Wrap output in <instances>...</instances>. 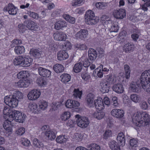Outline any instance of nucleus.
Here are the masks:
<instances>
[{
  "label": "nucleus",
  "instance_id": "nucleus-1",
  "mask_svg": "<svg viewBox=\"0 0 150 150\" xmlns=\"http://www.w3.org/2000/svg\"><path fill=\"white\" fill-rule=\"evenodd\" d=\"M132 119L133 122L139 127L147 125L150 122V116L145 112H137L133 115Z\"/></svg>",
  "mask_w": 150,
  "mask_h": 150
},
{
  "label": "nucleus",
  "instance_id": "nucleus-2",
  "mask_svg": "<svg viewBox=\"0 0 150 150\" xmlns=\"http://www.w3.org/2000/svg\"><path fill=\"white\" fill-rule=\"evenodd\" d=\"M126 33L125 31H122L120 33L119 39L120 43H124L123 47L124 51L127 53H130L134 50L133 44L127 42L128 38L126 36Z\"/></svg>",
  "mask_w": 150,
  "mask_h": 150
},
{
  "label": "nucleus",
  "instance_id": "nucleus-3",
  "mask_svg": "<svg viewBox=\"0 0 150 150\" xmlns=\"http://www.w3.org/2000/svg\"><path fill=\"white\" fill-rule=\"evenodd\" d=\"M141 79H144L143 84L142 81V88L145 91L150 93V69L145 71L141 74Z\"/></svg>",
  "mask_w": 150,
  "mask_h": 150
},
{
  "label": "nucleus",
  "instance_id": "nucleus-4",
  "mask_svg": "<svg viewBox=\"0 0 150 150\" xmlns=\"http://www.w3.org/2000/svg\"><path fill=\"white\" fill-rule=\"evenodd\" d=\"M85 19V23L89 25L95 24L99 21V18L95 16L94 12L91 10H88L86 12Z\"/></svg>",
  "mask_w": 150,
  "mask_h": 150
},
{
  "label": "nucleus",
  "instance_id": "nucleus-5",
  "mask_svg": "<svg viewBox=\"0 0 150 150\" xmlns=\"http://www.w3.org/2000/svg\"><path fill=\"white\" fill-rule=\"evenodd\" d=\"M77 125L82 128L86 127L89 123L88 118L86 117H80L79 115H75Z\"/></svg>",
  "mask_w": 150,
  "mask_h": 150
},
{
  "label": "nucleus",
  "instance_id": "nucleus-6",
  "mask_svg": "<svg viewBox=\"0 0 150 150\" xmlns=\"http://www.w3.org/2000/svg\"><path fill=\"white\" fill-rule=\"evenodd\" d=\"M4 101L6 104L9 106L15 108L18 105V100L12 95H9L5 97Z\"/></svg>",
  "mask_w": 150,
  "mask_h": 150
},
{
  "label": "nucleus",
  "instance_id": "nucleus-7",
  "mask_svg": "<svg viewBox=\"0 0 150 150\" xmlns=\"http://www.w3.org/2000/svg\"><path fill=\"white\" fill-rule=\"evenodd\" d=\"M141 81H143V84L144 79H141V76L140 77L139 81H138L137 83L133 82L131 85L130 88L132 91L133 92H138L141 91V89L142 88V83Z\"/></svg>",
  "mask_w": 150,
  "mask_h": 150
},
{
  "label": "nucleus",
  "instance_id": "nucleus-8",
  "mask_svg": "<svg viewBox=\"0 0 150 150\" xmlns=\"http://www.w3.org/2000/svg\"><path fill=\"white\" fill-rule=\"evenodd\" d=\"M110 113L112 116L116 118L121 119L123 117L125 112L123 110L115 108L112 109Z\"/></svg>",
  "mask_w": 150,
  "mask_h": 150
},
{
  "label": "nucleus",
  "instance_id": "nucleus-9",
  "mask_svg": "<svg viewBox=\"0 0 150 150\" xmlns=\"http://www.w3.org/2000/svg\"><path fill=\"white\" fill-rule=\"evenodd\" d=\"M40 92L37 90H33L29 92L28 95V99L30 100H35L39 98Z\"/></svg>",
  "mask_w": 150,
  "mask_h": 150
},
{
  "label": "nucleus",
  "instance_id": "nucleus-10",
  "mask_svg": "<svg viewBox=\"0 0 150 150\" xmlns=\"http://www.w3.org/2000/svg\"><path fill=\"white\" fill-rule=\"evenodd\" d=\"M113 15L114 17L117 19H122L126 16L125 10L123 9L115 10L113 12Z\"/></svg>",
  "mask_w": 150,
  "mask_h": 150
},
{
  "label": "nucleus",
  "instance_id": "nucleus-11",
  "mask_svg": "<svg viewBox=\"0 0 150 150\" xmlns=\"http://www.w3.org/2000/svg\"><path fill=\"white\" fill-rule=\"evenodd\" d=\"M4 11H8L9 14L15 15L16 14V8L12 3L8 4L7 6L5 7L4 9Z\"/></svg>",
  "mask_w": 150,
  "mask_h": 150
},
{
  "label": "nucleus",
  "instance_id": "nucleus-12",
  "mask_svg": "<svg viewBox=\"0 0 150 150\" xmlns=\"http://www.w3.org/2000/svg\"><path fill=\"white\" fill-rule=\"evenodd\" d=\"M88 32L86 30L81 29L76 34L75 38L77 39L83 40L87 37Z\"/></svg>",
  "mask_w": 150,
  "mask_h": 150
},
{
  "label": "nucleus",
  "instance_id": "nucleus-13",
  "mask_svg": "<svg viewBox=\"0 0 150 150\" xmlns=\"http://www.w3.org/2000/svg\"><path fill=\"white\" fill-rule=\"evenodd\" d=\"M80 105L79 103L76 100H68L66 102L65 106L68 108H74L79 107Z\"/></svg>",
  "mask_w": 150,
  "mask_h": 150
},
{
  "label": "nucleus",
  "instance_id": "nucleus-14",
  "mask_svg": "<svg viewBox=\"0 0 150 150\" xmlns=\"http://www.w3.org/2000/svg\"><path fill=\"white\" fill-rule=\"evenodd\" d=\"M54 39L57 41L65 40L66 39V35L62 32H57L53 35Z\"/></svg>",
  "mask_w": 150,
  "mask_h": 150
},
{
  "label": "nucleus",
  "instance_id": "nucleus-15",
  "mask_svg": "<svg viewBox=\"0 0 150 150\" xmlns=\"http://www.w3.org/2000/svg\"><path fill=\"white\" fill-rule=\"evenodd\" d=\"M94 104L96 108L100 111L103 110L105 107L104 102L101 98L95 100Z\"/></svg>",
  "mask_w": 150,
  "mask_h": 150
},
{
  "label": "nucleus",
  "instance_id": "nucleus-16",
  "mask_svg": "<svg viewBox=\"0 0 150 150\" xmlns=\"http://www.w3.org/2000/svg\"><path fill=\"white\" fill-rule=\"evenodd\" d=\"M38 71L40 76L44 77H49L51 74L49 70L41 67L38 68Z\"/></svg>",
  "mask_w": 150,
  "mask_h": 150
},
{
  "label": "nucleus",
  "instance_id": "nucleus-17",
  "mask_svg": "<svg viewBox=\"0 0 150 150\" xmlns=\"http://www.w3.org/2000/svg\"><path fill=\"white\" fill-rule=\"evenodd\" d=\"M11 118H9L6 120L4 123L3 124V127L6 132H11L12 129L11 128Z\"/></svg>",
  "mask_w": 150,
  "mask_h": 150
},
{
  "label": "nucleus",
  "instance_id": "nucleus-18",
  "mask_svg": "<svg viewBox=\"0 0 150 150\" xmlns=\"http://www.w3.org/2000/svg\"><path fill=\"white\" fill-rule=\"evenodd\" d=\"M30 82L28 79H23L19 80L16 83V86L19 88H26L30 85Z\"/></svg>",
  "mask_w": 150,
  "mask_h": 150
},
{
  "label": "nucleus",
  "instance_id": "nucleus-19",
  "mask_svg": "<svg viewBox=\"0 0 150 150\" xmlns=\"http://www.w3.org/2000/svg\"><path fill=\"white\" fill-rule=\"evenodd\" d=\"M22 113L18 111L15 110H12L11 112H10L9 118H11V120H14L16 121L17 119H18L19 117L22 115Z\"/></svg>",
  "mask_w": 150,
  "mask_h": 150
},
{
  "label": "nucleus",
  "instance_id": "nucleus-20",
  "mask_svg": "<svg viewBox=\"0 0 150 150\" xmlns=\"http://www.w3.org/2000/svg\"><path fill=\"white\" fill-rule=\"evenodd\" d=\"M57 59L59 61H62L68 58L69 55L65 51H60L57 54Z\"/></svg>",
  "mask_w": 150,
  "mask_h": 150
},
{
  "label": "nucleus",
  "instance_id": "nucleus-21",
  "mask_svg": "<svg viewBox=\"0 0 150 150\" xmlns=\"http://www.w3.org/2000/svg\"><path fill=\"white\" fill-rule=\"evenodd\" d=\"M66 22L63 20H60L57 21L54 24V28L57 30H59L62 28L67 27Z\"/></svg>",
  "mask_w": 150,
  "mask_h": 150
},
{
  "label": "nucleus",
  "instance_id": "nucleus-22",
  "mask_svg": "<svg viewBox=\"0 0 150 150\" xmlns=\"http://www.w3.org/2000/svg\"><path fill=\"white\" fill-rule=\"evenodd\" d=\"M113 90L118 93H122L124 91V89L122 84L117 83L114 85L112 86Z\"/></svg>",
  "mask_w": 150,
  "mask_h": 150
},
{
  "label": "nucleus",
  "instance_id": "nucleus-23",
  "mask_svg": "<svg viewBox=\"0 0 150 150\" xmlns=\"http://www.w3.org/2000/svg\"><path fill=\"white\" fill-rule=\"evenodd\" d=\"M101 91L103 93H108L109 91V83L107 81H103L100 83Z\"/></svg>",
  "mask_w": 150,
  "mask_h": 150
},
{
  "label": "nucleus",
  "instance_id": "nucleus-24",
  "mask_svg": "<svg viewBox=\"0 0 150 150\" xmlns=\"http://www.w3.org/2000/svg\"><path fill=\"white\" fill-rule=\"evenodd\" d=\"M97 53L93 49L91 48L88 51V56L89 59L91 61L94 60L97 57Z\"/></svg>",
  "mask_w": 150,
  "mask_h": 150
},
{
  "label": "nucleus",
  "instance_id": "nucleus-25",
  "mask_svg": "<svg viewBox=\"0 0 150 150\" xmlns=\"http://www.w3.org/2000/svg\"><path fill=\"white\" fill-rule=\"evenodd\" d=\"M46 137L48 139L52 140L56 138V132L50 129L45 133Z\"/></svg>",
  "mask_w": 150,
  "mask_h": 150
},
{
  "label": "nucleus",
  "instance_id": "nucleus-26",
  "mask_svg": "<svg viewBox=\"0 0 150 150\" xmlns=\"http://www.w3.org/2000/svg\"><path fill=\"white\" fill-rule=\"evenodd\" d=\"M117 139L119 143H120L122 146H123L125 144V136L122 132L119 133L117 137Z\"/></svg>",
  "mask_w": 150,
  "mask_h": 150
},
{
  "label": "nucleus",
  "instance_id": "nucleus-27",
  "mask_svg": "<svg viewBox=\"0 0 150 150\" xmlns=\"http://www.w3.org/2000/svg\"><path fill=\"white\" fill-rule=\"evenodd\" d=\"M95 96L91 93L88 94L86 98V101L88 105L93 104L94 101Z\"/></svg>",
  "mask_w": 150,
  "mask_h": 150
},
{
  "label": "nucleus",
  "instance_id": "nucleus-28",
  "mask_svg": "<svg viewBox=\"0 0 150 150\" xmlns=\"http://www.w3.org/2000/svg\"><path fill=\"white\" fill-rule=\"evenodd\" d=\"M33 59L28 56L23 57V67H26L29 66L31 64Z\"/></svg>",
  "mask_w": 150,
  "mask_h": 150
},
{
  "label": "nucleus",
  "instance_id": "nucleus-29",
  "mask_svg": "<svg viewBox=\"0 0 150 150\" xmlns=\"http://www.w3.org/2000/svg\"><path fill=\"white\" fill-rule=\"evenodd\" d=\"M23 57L20 56L15 58L13 61V62L15 65H20L23 67Z\"/></svg>",
  "mask_w": 150,
  "mask_h": 150
},
{
  "label": "nucleus",
  "instance_id": "nucleus-30",
  "mask_svg": "<svg viewBox=\"0 0 150 150\" xmlns=\"http://www.w3.org/2000/svg\"><path fill=\"white\" fill-rule=\"evenodd\" d=\"M110 148L112 150H120L118 143L115 141H112L109 144Z\"/></svg>",
  "mask_w": 150,
  "mask_h": 150
},
{
  "label": "nucleus",
  "instance_id": "nucleus-31",
  "mask_svg": "<svg viewBox=\"0 0 150 150\" xmlns=\"http://www.w3.org/2000/svg\"><path fill=\"white\" fill-rule=\"evenodd\" d=\"M92 117L95 118L97 120H100L103 118L104 115L105 113L103 112H98L96 111L94 113L92 114Z\"/></svg>",
  "mask_w": 150,
  "mask_h": 150
},
{
  "label": "nucleus",
  "instance_id": "nucleus-32",
  "mask_svg": "<svg viewBox=\"0 0 150 150\" xmlns=\"http://www.w3.org/2000/svg\"><path fill=\"white\" fill-rule=\"evenodd\" d=\"M61 81L64 83H66L69 82L71 79L70 76L67 74H64L60 76Z\"/></svg>",
  "mask_w": 150,
  "mask_h": 150
},
{
  "label": "nucleus",
  "instance_id": "nucleus-33",
  "mask_svg": "<svg viewBox=\"0 0 150 150\" xmlns=\"http://www.w3.org/2000/svg\"><path fill=\"white\" fill-rule=\"evenodd\" d=\"M15 53L17 55L23 54L25 52V49L23 46H17L14 49Z\"/></svg>",
  "mask_w": 150,
  "mask_h": 150
},
{
  "label": "nucleus",
  "instance_id": "nucleus-34",
  "mask_svg": "<svg viewBox=\"0 0 150 150\" xmlns=\"http://www.w3.org/2000/svg\"><path fill=\"white\" fill-rule=\"evenodd\" d=\"M54 70L57 73H59L63 72L64 70L63 66L60 64H56L54 65L53 67Z\"/></svg>",
  "mask_w": 150,
  "mask_h": 150
},
{
  "label": "nucleus",
  "instance_id": "nucleus-35",
  "mask_svg": "<svg viewBox=\"0 0 150 150\" xmlns=\"http://www.w3.org/2000/svg\"><path fill=\"white\" fill-rule=\"evenodd\" d=\"M82 67V63L81 62L75 65L73 70L76 73H78L81 71Z\"/></svg>",
  "mask_w": 150,
  "mask_h": 150
},
{
  "label": "nucleus",
  "instance_id": "nucleus-36",
  "mask_svg": "<svg viewBox=\"0 0 150 150\" xmlns=\"http://www.w3.org/2000/svg\"><path fill=\"white\" fill-rule=\"evenodd\" d=\"M95 6L98 9H104L108 7V4L105 2H98L96 3Z\"/></svg>",
  "mask_w": 150,
  "mask_h": 150
},
{
  "label": "nucleus",
  "instance_id": "nucleus-37",
  "mask_svg": "<svg viewBox=\"0 0 150 150\" xmlns=\"http://www.w3.org/2000/svg\"><path fill=\"white\" fill-rule=\"evenodd\" d=\"M67 21L72 24L75 23V19L74 18L70 16L67 14H64L62 16Z\"/></svg>",
  "mask_w": 150,
  "mask_h": 150
},
{
  "label": "nucleus",
  "instance_id": "nucleus-38",
  "mask_svg": "<svg viewBox=\"0 0 150 150\" xmlns=\"http://www.w3.org/2000/svg\"><path fill=\"white\" fill-rule=\"evenodd\" d=\"M33 144L35 147L37 148H40L44 146L43 144L37 138H35L33 139Z\"/></svg>",
  "mask_w": 150,
  "mask_h": 150
},
{
  "label": "nucleus",
  "instance_id": "nucleus-39",
  "mask_svg": "<svg viewBox=\"0 0 150 150\" xmlns=\"http://www.w3.org/2000/svg\"><path fill=\"white\" fill-rule=\"evenodd\" d=\"M88 150H100V146L96 144H91L87 145Z\"/></svg>",
  "mask_w": 150,
  "mask_h": 150
},
{
  "label": "nucleus",
  "instance_id": "nucleus-40",
  "mask_svg": "<svg viewBox=\"0 0 150 150\" xmlns=\"http://www.w3.org/2000/svg\"><path fill=\"white\" fill-rule=\"evenodd\" d=\"M36 82L40 86H44L47 84V82L45 79L41 77L38 78L36 80Z\"/></svg>",
  "mask_w": 150,
  "mask_h": 150
},
{
  "label": "nucleus",
  "instance_id": "nucleus-41",
  "mask_svg": "<svg viewBox=\"0 0 150 150\" xmlns=\"http://www.w3.org/2000/svg\"><path fill=\"white\" fill-rule=\"evenodd\" d=\"M30 54L34 57H37L40 55V51L37 49H32L30 51Z\"/></svg>",
  "mask_w": 150,
  "mask_h": 150
},
{
  "label": "nucleus",
  "instance_id": "nucleus-42",
  "mask_svg": "<svg viewBox=\"0 0 150 150\" xmlns=\"http://www.w3.org/2000/svg\"><path fill=\"white\" fill-rule=\"evenodd\" d=\"M28 71H22L17 74V77L19 79L25 78L28 76Z\"/></svg>",
  "mask_w": 150,
  "mask_h": 150
},
{
  "label": "nucleus",
  "instance_id": "nucleus-43",
  "mask_svg": "<svg viewBox=\"0 0 150 150\" xmlns=\"http://www.w3.org/2000/svg\"><path fill=\"white\" fill-rule=\"evenodd\" d=\"M124 68L125 72V76L126 79H129L130 77V70L129 67L127 64L124 66Z\"/></svg>",
  "mask_w": 150,
  "mask_h": 150
},
{
  "label": "nucleus",
  "instance_id": "nucleus-44",
  "mask_svg": "<svg viewBox=\"0 0 150 150\" xmlns=\"http://www.w3.org/2000/svg\"><path fill=\"white\" fill-rule=\"evenodd\" d=\"M82 93L80 91L79 89H75L73 91V96L76 98L81 99Z\"/></svg>",
  "mask_w": 150,
  "mask_h": 150
},
{
  "label": "nucleus",
  "instance_id": "nucleus-45",
  "mask_svg": "<svg viewBox=\"0 0 150 150\" xmlns=\"http://www.w3.org/2000/svg\"><path fill=\"white\" fill-rule=\"evenodd\" d=\"M84 2V0H73L71 5L73 6H79L83 4Z\"/></svg>",
  "mask_w": 150,
  "mask_h": 150
},
{
  "label": "nucleus",
  "instance_id": "nucleus-46",
  "mask_svg": "<svg viewBox=\"0 0 150 150\" xmlns=\"http://www.w3.org/2000/svg\"><path fill=\"white\" fill-rule=\"evenodd\" d=\"M40 108L42 110L46 109L48 106L47 103L45 100H40L39 103Z\"/></svg>",
  "mask_w": 150,
  "mask_h": 150
},
{
  "label": "nucleus",
  "instance_id": "nucleus-47",
  "mask_svg": "<svg viewBox=\"0 0 150 150\" xmlns=\"http://www.w3.org/2000/svg\"><path fill=\"white\" fill-rule=\"evenodd\" d=\"M119 28L118 25L116 23H114L110 29V33L117 32L118 31Z\"/></svg>",
  "mask_w": 150,
  "mask_h": 150
},
{
  "label": "nucleus",
  "instance_id": "nucleus-48",
  "mask_svg": "<svg viewBox=\"0 0 150 150\" xmlns=\"http://www.w3.org/2000/svg\"><path fill=\"white\" fill-rule=\"evenodd\" d=\"M70 117V113L68 112H65L62 114L61 116V119L63 121H66L69 119Z\"/></svg>",
  "mask_w": 150,
  "mask_h": 150
},
{
  "label": "nucleus",
  "instance_id": "nucleus-49",
  "mask_svg": "<svg viewBox=\"0 0 150 150\" xmlns=\"http://www.w3.org/2000/svg\"><path fill=\"white\" fill-rule=\"evenodd\" d=\"M66 141V139L64 137V136L60 135L58 136L56 139V142L62 144L65 143Z\"/></svg>",
  "mask_w": 150,
  "mask_h": 150
},
{
  "label": "nucleus",
  "instance_id": "nucleus-50",
  "mask_svg": "<svg viewBox=\"0 0 150 150\" xmlns=\"http://www.w3.org/2000/svg\"><path fill=\"white\" fill-rule=\"evenodd\" d=\"M140 108L143 110H146L148 107V103L145 101H142L140 102L139 104Z\"/></svg>",
  "mask_w": 150,
  "mask_h": 150
},
{
  "label": "nucleus",
  "instance_id": "nucleus-51",
  "mask_svg": "<svg viewBox=\"0 0 150 150\" xmlns=\"http://www.w3.org/2000/svg\"><path fill=\"white\" fill-rule=\"evenodd\" d=\"M76 47L81 50H86L87 48V47L85 44H77L76 45Z\"/></svg>",
  "mask_w": 150,
  "mask_h": 150
},
{
  "label": "nucleus",
  "instance_id": "nucleus-52",
  "mask_svg": "<svg viewBox=\"0 0 150 150\" xmlns=\"http://www.w3.org/2000/svg\"><path fill=\"white\" fill-rule=\"evenodd\" d=\"M130 98L135 103H137L139 101V97L136 94L131 95Z\"/></svg>",
  "mask_w": 150,
  "mask_h": 150
},
{
  "label": "nucleus",
  "instance_id": "nucleus-53",
  "mask_svg": "<svg viewBox=\"0 0 150 150\" xmlns=\"http://www.w3.org/2000/svg\"><path fill=\"white\" fill-rule=\"evenodd\" d=\"M12 96L18 100L22 98L23 97L22 93L19 91H16Z\"/></svg>",
  "mask_w": 150,
  "mask_h": 150
},
{
  "label": "nucleus",
  "instance_id": "nucleus-54",
  "mask_svg": "<svg viewBox=\"0 0 150 150\" xmlns=\"http://www.w3.org/2000/svg\"><path fill=\"white\" fill-rule=\"evenodd\" d=\"M21 144L27 147H28L31 145L30 141L26 138L23 139L22 141Z\"/></svg>",
  "mask_w": 150,
  "mask_h": 150
},
{
  "label": "nucleus",
  "instance_id": "nucleus-55",
  "mask_svg": "<svg viewBox=\"0 0 150 150\" xmlns=\"http://www.w3.org/2000/svg\"><path fill=\"white\" fill-rule=\"evenodd\" d=\"M112 132L111 130L108 129L105 131L103 134V137L105 139H107L112 136Z\"/></svg>",
  "mask_w": 150,
  "mask_h": 150
},
{
  "label": "nucleus",
  "instance_id": "nucleus-56",
  "mask_svg": "<svg viewBox=\"0 0 150 150\" xmlns=\"http://www.w3.org/2000/svg\"><path fill=\"white\" fill-rule=\"evenodd\" d=\"M28 13L30 17L34 19H38L39 18L38 15L35 12L29 11L28 12Z\"/></svg>",
  "mask_w": 150,
  "mask_h": 150
},
{
  "label": "nucleus",
  "instance_id": "nucleus-57",
  "mask_svg": "<svg viewBox=\"0 0 150 150\" xmlns=\"http://www.w3.org/2000/svg\"><path fill=\"white\" fill-rule=\"evenodd\" d=\"M22 44V41L21 40L19 39H15L11 42V46L12 47H14L15 45Z\"/></svg>",
  "mask_w": 150,
  "mask_h": 150
},
{
  "label": "nucleus",
  "instance_id": "nucleus-58",
  "mask_svg": "<svg viewBox=\"0 0 150 150\" xmlns=\"http://www.w3.org/2000/svg\"><path fill=\"white\" fill-rule=\"evenodd\" d=\"M130 145L133 147H136L137 146L138 142L137 139H131L129 141Z\"/></svg>",
  "mask_w": 150,
  "mask_h": 150
},
{
  "label": "nucleus",
  "instance_id": "nucleus-59",
  "mask_svg": "<svg viewBox=\"0 0 150 150\" xmlns=\"http://www.w3.org/2000/svg\"><path fill=\"white\" fill-rule=\"evenodd\" d=\"M34 22L30 20H26L24 22V24L26 25V27L29 29L31 25L33 24Z\"/></svg>",
  "mask_w": 150,
  "mask_h": 150
},
{
  "label": "nucleus",
  "instance_id": "nucleus-60",
  "mask_svg": "<svg viewBox=\"0 0 150 150\" xmlns=\"http://www.w3.org/2000/svg\"><path fill=\"white\" fill-rule=\"evenodd\" d=\"M112 104L115 107H117L119 105L117 98L116 97L114 96L112 98Z\"/></svg>",
  "mask_w": 150,
  "mask_h": 150
},
{
  "label": "nucleus",
  "instance_id": "nucleus-61",
  "mask_svg": "<svg viewBox=\"0 0 150 150\" xmlns=\"http://www.w3.org/2000/svg\"><path fill=\"white\" fill-rule=\"evenodd\" d=\"M25 132V129L23 127L19 128L16 131V134L19 135H21L24 134Z\"/></svg>",
  "mask_w": 150,
  "mask_h": 150
},
{
  "label": "nucleus",
  "instance_id": "nucleus-62",
  "mask_svg": "<svg viewBox=\"0 0 150 150\" xmlns=\"http://www.w3.org/2000/svg\"><path fill=\"white\" fill-rule=\"evenodd\" d=\"M95 73L97 72V75L100 78H102L103 76V72L101 71V69L97 68L95 70Z\"/></svg>",
  "mask_w": 150,
  "mask_h": 150
},
{
  "label": "nucleus",
  "instance_id": "nucleus-63",
  "mask_svg": "<svg viewBox=\"0 0 150 150\" xmlns=\"http://www.w3.org/2000/svg\"><path fill=\"white\" fill-rule=\"evenodd\" d=\"M31 111L34 113L38 111L37 105L35 103H33L30 106Z\"/></svg>",
  "mask_w": 150,
  "mask_h": 150
},
{
  "label": "nucleus",
  "instance_id": "nucleus-64",
  "mask_svg": "<svg viewBox=\"0 0 150 150\" xmlns=\"http://www.w3.org/2000/svg\"><path fill=\"white\" fill-rule=\"evenodd\" d=\"M26 117V115L23 113H22L20 117H19L18 119H17L16 121L19 122L23 123L25 121Z\"/></svg>",
  "mask_w": 150,
  "mask_h": 150
}]
</instances>
